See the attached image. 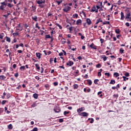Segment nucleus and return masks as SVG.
I'll use <instances>...</instances> for the list:
<instances>
[{
  "label": "nucleus",
  "instance_id": "1",
  "mask_svg": "<svg viewBox=\"0 0 131 131\" xmlns=\"http://www.w3.org/2000/svg\"><path fill=\"white\" fill-rule=\"evenodd\" d=\"M6 2H7V1H5L3 2H1L0 3V5H1L0 6V10L1 11H4L5 10V8H6L7 6V3H6Z\"/></svg>",
  "mask_w": 131,
  "mask_h": 131
},
{
  "label": "nucleus",
  "instance_id": "2",
  "mask_svg": "<svg viewBox=\"0 0 131 131\" xmlns=\"http://www.w3.org/2000/svg\"><path fill=\"white\" fill-rule=\"evenodd\" d=\"M91 13H98V9L96 7V6H94L92 7L91 10H90Z\"/></svg>",
  "mask_w": 131,
  "mask_h": 131
},
{
  "label": "nucleus",
  "instance_id": "3",
  "mask_svg": "<svg viewBox=\"0 0 131 131\" xmlns=\"http://www.w3.org/2000/svg\"><path fill=\"white\" fill-rule=\"evenodd\" d=\"M70 10H71V7L69 6H66L63 9V12H66V13H68V12H69V11H70Z\"/></svg>",
  "mask_w": 131,
  "mask_h": 131
},
{
  "label": "nucleus",
  "instance_id": "4",
  "mask_svg": "<svg viewBox=\"0 0 131 131\" xmlns=\"http://www.w3.org/2000/svg\"><path fill=\"white\" fill-rule=\"evenodd\" d=\"M80 115L83 117H86V116H89V114L86 112H82L80 114Z\"/></svg>",
  "mask_w": 131,
  "mask_h": 131
},
{
  "label": "nucleus",
  "instance_id": "5",
  "mask_svg": "<svg viewBox=\"0 0 131 131\" xmlns=\"http://www.w3.org/2000/svg\"><path fill=\"white\" fill-rule=\"evenodd\" d=\"M74 64V63L73 62V61H69V62H67L66 64H67V66L71 67Z\"/></svg>",
  "mask_w": 131,
  "mask_h": 131
},
{
  "label": "nucleus",
  "instance_id": "6",
  "mask_svg": "<svg viewBox=\"0 0 131 131\" xmlns=\"http://www.w3.org/2000/svg\"><path fill=\"white\" fill-rule=\"evenodd\" d=\"M84 107H81L80 108L77 109V111L78 113H80V112H82V111H84Z\"/></svg>",
  "mask_w": 131,
  "mask_h": 131
},
{
  "label": "nucleus",
  "instance_id": "7",
  "mask_svg": "<svg viewBox=\"0 0 131 131\" xmlns=\"http://www.w3.org/2000/svg\"><path fill=\"white\" fill-rule=\"evenodd\" d=\"M54 111L55 113H59L60 111H61V110L59 107L54 108Z\"/></svg>",
  "mask_w": 131,
  "mask_h": 131
},
{
  "label": "nucleus",
  "instance_id": "8",
  "mask_svg": "<svg viewBox=\"0 0 131 131\" xmlns=\"http://www.w3.org/2000/svg\"><path fill=\"white\" fill-rule=\"evenodd\" d=\"M90 48H91V49H94V50H97V46H95L94 45V43H92L90 46Z\"/></svg>",
  "mask_w": 131,
  "mask_h": 131
},
{
  "label": "nucleus",
  "instance_id": "9",
  "mask_svg": "<svg viewBox=\"0 0 131 131\" xmlns=\"http://www.w3.org/2000/svg\"><path fill=\"white\" fill-rule=\"evenodd\" d=\"M124 13H123L122 12H121L120 20H124Z\"/></svg>",
  "mask_w": 131,
  "mask_h": 131
},
{
  "label": "nucleus",
  "instance_id": "10",
  "mask_svg": "<svg viewBox=\"0 0 131 131\" xmlns=\"http://www.w3.org/2000/svg\"><path fill=\"white\" fill-rule=\"evenodd\" d=\"M32 19L33 21H35V22H37V16L35 15L34 16L32 17Z\"/></svg>",
  "mask_w": 131,
  "mask_h": 131
},
{
  "label": "nucleus",
  "instance_id": "11",
  "mask_svg": "<svg viewBox=\"0 0 131 131\" xmlns=\"http://www.w3.org/2000/svg\"><path fill=\"white\" fill-rule=\"evenodd\" d=\"M36 56L38 59H40V58H41V54H40V53H36Z\"/></svg>",
  "mask_w": 131,
  "mask_h": 131
},
{
  "label": "nucleus",
  "instance_id": "12",
  "mask_svg": "<svg viewBox=\"0 0 131 131\" xmlns=\"http://www.w3.org/2000/svg\"><path fill=\"white\" fill-rule=\"evenodd\" d=\"M86 23L89 25H91V24H92V20H91V19L90 18H87L86 20Z\"/></svg>",
  "mask_w": 131,
  "mask_h": 131
},
{
  "label": "nucleus",
  "instance_id": "13",
  "mask_svg": "<svg viewBox=\"0 0 131 131\" xmlns=\"http://www.w3.org/2000/svg\"><path fill=\"white\" fill-rule=\"evenodd\" d=\"M101 22H103V20H101V18H98L97 20V21L96 23V25L97 24H99V23H101Z\"/></svg>",
  "mask_w": 131,
  "mask_h": 131
},
{
  "label": "nucleus",
  "instance_id": "14",
  "mask_svg": "<svg viewBox=\"0 0 131 131\" xmlns=\"http://www.w3.org/2000/svg\"><path fill=\"white\" fill-rule=\"evenodd\" d=\"M130 17V12H128L126 14L125 19H128Z\"/></svg>",
  "mask_w": 131,
  "mask_h": 131
},
{
  "label": "nucleus",
  "instance_id": "15",
  "mask_svg": "<svg viewBox=\"0 0 131 131\" xmlns=\"http://www.w3.org/2000/svg\"><path fill=\"white\" fill-rule=\"evenodd\" d=\"M82 21L81 19H78L76 21V25H79V24H81Z\"/></svg>",
  "mask_w": 131,
  "mask_h": 131
},
{
  "label": "nucleus",
  "instance_id": "16",
  "mask_svg": "<svg viewBox=\"0 0 131 131\" xmlns=\"http://www.w3.org/2000/svg\"><path fill=\"white\" fill-rule=\"evenodd\" d=\"M86 81L88 83L89 85H92V83H93L92 80H91L90 79H88L86 80Z\"/></svg>",
  "mask_w": 131,
  "mask_h": 131
},
{
  "label": "nucleus",
  "instance_id": "17",
  "mask_svg": "<svg viewBox=\"0 0 131 131\" xmlns=\"http://www.w3.org/2000/svg\"><path fill=\"white\" fill-rule=\"evenodd\" d=\"M33 97L34 99H37L38 98V94L35 93L33 95Z\"/></svg>",
  "mask_w": 131,
  "mask_h": 131
},
{
  "label": "nucleus",
  "instance_id": "18",
  "mask_svg": "<svg viewBox=\"0 0 131 131\" xmlns=\"http://www.w3.org/2000/svg\"><path fill=\"white\" fill-rule=\"evenodd\" d=\"M32 11H33V12H35V11H36V6H32Z\"/></svg>",
  "mask_w": 131,
  "mask_h": 131
},
{
  "label": "nucleus",
  "instance_id": "19",
  "mask_svg": "<svg viewBox=\"0 0 131 131\" xmlns=\"http://www.w3.org/2000/svg\"><path fill=\"white\" fill-rule=\"evenodd\" d=\"M70 21H71V19H69V18H67V20H66L67 23H68L71 26V25H72V24L71 23H70Z\"/></svg>",
  "mask_w": 131,
  "mask_h": 131
},
{
  "label": "nucleus",
  "instance_id": "20",
  "mask_svg": "<svg viewBox=\"0 0 131 131\" xmlns=\"http://www.w3.org/2000/svg\"><path fill=\"white\" fill-rule=\"evenodd\" d=\"M37 4H38V5H41L42 4H43V1L42 0L37 1Z\"/></svg>",
  "mask_w": 131,
  "mask_h": 131
},
{
  "label": "nucleus",
  "instance_id": "21",
  "mask_svg": "<svg viewBox=\"0 0 131 131\" xmlns=\"http://www.w3.org/2000/svg\"><path fill=\"white\" fill-rule=\"evenodd\" d=\"M63 2L62 0H58L56 1V3L57 4V5L59 6V5H60V4H62V3Z\"/></svg>",
  "mask_w": 131,
  "mask_h": 131
},
{
  "label": "nucleus",
  "instance_id": "22",
  "mask_svg": "<svg viewBox=\"0 0 131 131\" xmlns=\"http://www.w3.org/2000/svg\"><path fill=\"white\" fill-rule=\"evenodd\" d=\"M6 76H5L4 75L0 76V79L1 80H4V79H6Z\"/></svg>",
  "mask_w": 131,
  "mask_h": 131
},
{
  "label": "nucleus",
  "instance_id": "23",
  "mask_svg": "<svg viewBox=\"0 0 131 131\" xmlns=\"http://www.w3.org/2000/svg\"><path fill=\"white\" fill-rule=\"evenodd\" d=\"M35 67H36L37 70H40V67H39L38 64L36 63L35 64Z\"/></svg>",
  "mask_w": 131,
  "mask_h": 131
},
{
  "label": "nucleus",
  "instance_id": "24",
  "mask_svg": "<svg viewBox=\"0 0 131 131\" xmlns=\"http://www.w3.org/2000/svg\"><path fill=\"white\" fill-rule=\"evenodd\" d=\"M8 128L9 129H13V125H12V124H10L8 126Z\"/></svg>",
  "mask_w": 131,
  "mask_h": 131
},
{
  "label": "nucleus",
  "instance_id": "25",
  "mask_svg": "<svg viewBox=\"0 0 131 131\" xmlns=\"http://www.w3.org/2000/svg\"><path fill=\"white\" fill-rule=\"evenodd\" d=\"M110 84H115V80H111Z\"/></svg>",
  "mask_w": 131,
  "mask_h": 131
},
{
  "label": "nucleus",
  "instance_id": "26",
  "mask_svg": "<svg viewBox=\"0 0 131 131\" xmlns=\"http://www.w3.org/2000/svg\"><path fill=\"white\" fill-rule=\"evenodd\" d=\"M73 28V27H70L69 29L68 28V29H69V30L70 31L69 33H72Z\"/></svg>",
  "mask_w": 131,
  "mask_h": 131
},
{
  "label": "nucleus",
  "instance_id": "27",
  "mask_svg": "<svg viewBox=\"0 0 131 131\" xmlns=\"http://www.w3.org/2000/svg\"><path fill=\"white\" fill-rule=\"evenodd\" d=\"M114 76H115V77H118V76H119V74L117 72L114 73Z\"/></svg>",
  "mask_w": 131,
  "mask_h": 131
},
{
  "label": "nucleus",
  "instance_id": "28",
  "mask_svg": "<svg viewBox=\"0 0 131 131\" xmlns=\"http://www.w3.org/2000/svg\"><path fill=\"white\" fill-rule=\"evenodd\" d=\"M98 95L100 97H103V95H102V91L99 92L97 93Z\"/></svg>",
  "mask_w": 131,
  "mask_h": 131
},
{
  "label": "nucleus",
  "instance_id": "29",
  "mask_svg": "<svg viewBox=\"0 0 131 131\" xmlns=\"http://www.w3.org/2000/svg\"><path fill=\"white\" fill-rule=\"evenodd\" d=\"M36 106H37V104H36V102H34V103L31 105V107H36Z\"/></svg>",
  "mask_w": 131,
  "mask_h": 131
},
{
  "label": "nucleus",
  "instance_id": "30",
  "mask_svg": "<svg viewBox=\"0 0 131 131\" xmlns=\"http://www.w3.org/2000/svg\"><path fill=\"white\" fill-rule=\"evenodd\" d=\"M22 69H23V70H25V66H21V67H20V68H19V70H22Z\"/></svg>",
  "mask_w": 131,
  "mask_h": 131
},
{
  "label": "nucleus",
  "instance_id": "31",
  "mask_svg": "<svg viewBox=\"0 0 131 131\" xmlns=\"http://www.w3.org/2000/svg\"><path fill=\"white\" fill-rule=\"evenodd\" d=\"M98 82H99V79H95L94 81L95 84H98Z\"/></svg>",
  "mask_w": 131,
  "mask_h": 131
},
{
  "label": "nucleus",
  "instance_id": "32",
  "mask_svg": "<svg viewBox=\"0 0 131 131\" xmlns=\"http://www.w3.org/2000/svg\"><path fill=\"white\" fill-rule=\"evenodd\" d=\"M73 18H78V14L75 13L73 15Z\"/></svg>",
  "mask_w": 131,
  "mask_h": 131
},
{
  "label": "nucleus",
  "instance_id": "33",
  "mask_svg": "<svg viewBox=\"0 0 131 131\" xmlns=\"http://www.w3.org/2000/svg\"><path fill=\"white\" fill-rule=\"evenodd\" d=\"M6 41H8V42H11V38L9 37H6Z\"/></svg>",
  "mask_w": 131,
  "mask_h": 131
},
{
  "label": "nucleus",
  "instance_id": "34",
  "mask_svg": "<svg viewBox=\"0 0 131 131\" xmlns=\"http://www.w3.org/2000/svg\"><path fill=\"white\" fill-rule=\"evenodd\" d=\"M122 78H123L124 81H126V80H128V78H127L125 76H123Z\"/></svg>",
  "mask_w": 131,
  "mask_h": 131
},
{
  "label": "nucleus",
  "instance_id": "35",
  "mask_svg": "<svg viewBox=\"0 0 131 131\" xmlns=\"http://www.w3.org/2000/svg\"><path fill=\"white\" fill-rule=\"evenodd\" d=\"M13 6V5L12 4H11V3H8L7 4V7H8L9 8H12Z\"/></svg>",
  "mask_w": 131,
  "mask_h": 131
},
{
  "label": "nucleus",
  "instance_id": "36",
  "mask_svg": "<svg viewBox=\"0 0 131 131\" xmlns=\"http://www.w3.org/2000/svg\"><path fill=\"white\" fill-rule=\"evenodd\" d=\"M124 50L122 49V48L120 49V54H123Z\"/></svg>",
  "mask_w": 131,
  "mask_h": 131
},
{
  "label": "nucleus",
  "instance_id": "37",
  "mask_svg": "<svg viewBox=\"0 0 131 131\" xmlns=\"http://www.w3.org/2000/svg\"><path fill=\"white\" fill-rule=\"evenodd\" d=\"M71 21L72 22V24H73V25H75L76 21L75 20H74L73 19H71Z\"/></svg>",
  "mask_w": 131,
  "mask_h": 131
},
{
  "label": "nucleus",
  "instance_id": "38",
  "mask_svg": "<svg viewBox=\"0 0 131 131\" xmlns=\"http://www.w3.org/2000/svg\"><path fill=\"white\" fill-rule=\"evenodd\" d=\"M115 32L117 34H119L120 33V31H119V29H116L115 30Z\"/></svg>",
  "mask_w": 131,
  "mask_h": 131
},
{
  "label": "nucleus",
  "instance_id": "39",
  "mask_svg": "<svg viewBox=\"0 0 131 131\" xmlns=\"http://www.w3.org/2000/svg\"><path fill=\"white\" fill-rule=\"evenodd\" d=\"M56 25L59 27V29H62V26L60 25V24H56Z\"/></svg>",
  "mask_w": 131,
  "mask_h": 131
},
{
  "label": "nucleus",
  "instance_id": "40",
  "mask_svg": "<svg viewBox=\"0 0 131 131\" xmlns=\"http://www.w3.org/2000/svg\"><path fill=\"white\" fill-rule=\"evenodd\" d=\"M102 59L103 61H106L107 60V57L105 55H103Z\"/></svg>",
  "mask_w": 131,
  "mask_h": 131
},
{
  "label": "nucleus",
  "instance_id": "41",
  "mask_svg": "<svg viewBox=\"0 0 131 131\" xmlns=\"http://www.w3.org/2000/svg\"><path fill=\"white\" fill-rule=\"evenodd\" d=\"M103 24L104 25H106V24H108V25H110V21H105V22H104L103 23Z\"/></svg>",
  "mask_w": 131,
  "mask_h": 131
},
{
  "label": "nucleus",
  "instance_id": "42",
  "mask_svg": "<svg viewBox=\"0 0 131 131\" xmlns=\"http://www.w3.org/2000/svg\"><path fill=\"white\" fill-rule=\"evenodd\" d=\"M52 37H51V35H46L45 36V38H51Z\"/></svg>",
  "mask_w": 131,
  "mask_h": 131
},
{
  "label": "nucleus",
  "instance_id": "43",
  "mask_svg": "<svg viewBox=\"0 0 131 131\" xmlns=\"http://www.w3.org/2000/svg\"><path fill=\"white\" fill-rule=\"evenodd\" d=\"M13 36H18V35H19V33H14L13 34Z\"/></svg>",
  "mask_w": 131,
  "mask_h": 131
},
{
  "label": "nucleus",
  "instance_id": "44",
  "mask_svg": "<svg viewBox=\"0 0 131 131\" xmlns=\"http://www.w3.org/2000/svg\"><path fill=\"white\" fill-rule=\"evenodd\" d=\"M64 115H65V116H66V115H67V114H69V112H67V111H64L63 113Z\"/></svg>",
  "mask_w": 131,
  "mask_h": 131
},
{
  "label": "nucleus",
  "instance_id": "45",
  "mask_svg": "<svg viewBox=\"0 0 131 131\" xmlns=\"http://www.w3.org/2000/svg\"><path fill=\"white\" fill-rule=\"evenodd\" d=\"M73 86H74V89H78V85H77V84H75L74 85H73Z\"/></svg>",
  "mask_w": 131,
  "mask_h": 131
},
{
  "label": "nucleus",
  "instance_id": "46",
  "mask_svg": "<svg viewBox=\"0 0 131 131\" xmlns=\"http://www.w3.org/2000/svg\"><path fill=\"white\" fill-rule=\"evenodd\" d=\"M38 130V129L37 128V127H34L32 130H31V131H37Z\"/></svg>",
  "mask_w": 131,
  "mask_h": 131
},
{
  "label": "nucleus",
  "instance_id": "47",
  "mask_svg": "<svg viewBox=\"0 0 131 131\" xmlns=\"http://www.w3.org/2000/svg\"><path fill=\"white\" fill-rule=\"evenodd\" d=\"M99 6L101 7V8H104V6H103V3L102 2H99Z\"/></svg>",
  "mask_w": 131,
  "mask_h": 131
},
{
  "label": "nucleus",
  "instance_id": "48",
  "mask_svg": "<svg viewBox=\"0 0 131 131\" xmlns=\"http://www.w3.org/2000/svg\"><path fill=\"white\" fill-rule=\"evenodd\" d=\"M104 75H106V76L109 77V76H110V73H104Z\"/></svg>",
  "mask_w": 131,
  "mask_h": 131
},
{
  "label": "nucleus",
  "instance_id": "49",
  "mask_svg": "<svg viewBox=\"0 0 131 131\" xmlns=\"http://www.w3.org/2000/svg\"><path fill=\"white\" fill-rule=\"evenodd\" d=\"M63 40L61 41V43L62 45H64L65 43H66V41L65 40V39H63Z\"/></svg>",
  "mask_w": 131,
  "mask_h": 131
},
{
  "label": "nucleus",
  "instance_id": "50",
  "mask_svg": "<svg viewBox=\"0 0 131 131\" xmlns=\"http://www.w3.org/2000/svg\"><path fill=\"white\" fill-rule=\"evenodd\" d=\"M6 103H7V100H3V101L2 102V105H5V104H6Z\"/></svg>",
  "mask_w": 131,
  "mask_h": 131
},
{
  "label": "nucleus",
  "instance_id": "51",
  "mask_svg": "<svg viewBox=\"0 0 131 131\" xmlns=\"http://www.w3.org/2000/svg\"><path fill=\"white\" fill-rule=\"evenodd\" d=\"M101 64H100V63H98V64H97V65H96V68H100V67H101Z\"/></svg>",
  "mask_w": 131,
  "mask_h": 131
},
{
  "label": "nucleus",
  "instance_id": "52",
  "mask_svg": "<svg viewBox=\"0 0 131 131\" xmlns=\"http://www.w3.org/2000/svg\"><path fill=\"white\" fill-rule=\"evenodd\" d=\"M53 84L55 86H57V85H58V82H54Z\"/></svg>",
  "mask_w": 131,
  "mask_h": 131
},
{
  "label": "nucleus",
  "instance_id": "53",
  "mask_svg": "<svg viewBox=\"0 0 131 131\" xmlns=\"http://www.w3.org/2000/svg\"><path fill=\"white\" fill-rule=\"evenodd\" d=\"M72 47H74V46H69V50H72Z\"/></svg>",
  "mask_w": 131,
  "mask_h": 131
},
{
  "label": "nucleus",
  "instance_id": "54",
  "mask_svg": "<svg viewBox=\"0 0 131 131\" xmlns=\"http://www.w3.org/2000/svg\"><path fill=\"white\" fill-rule=\"evenodd\" d=\"M114 98H118V94H114L113 95Z\"/></svg>",
  "mask_w": 131,
  "mask_h": 131
},
{
  "label": "nucleus",
  "instance_id": "55",
  "mask_svg": "<svg viewBox=\"0 0 131 131\" xmlns=\"http://www.w3.org/2000/svg\"><path fill=\"white\" fill-rule=\"evenodd\" d=\"M125 76H126L127 77H128V76H129V73H126L124 74Z\"/></svg>",
  "mask_w": 131,
  "mask_h": 131
},
{
  "label": "nucleus",
  "instance_id": "56",
  "mask_svg": "<svg viewBox=\"0 0 131 131\" xmlns=\"http://www.w3.org/2000/svg\"><path fill=\"white\" fill-rule=\"evenodd\" d=\"M127 21L131 22V17H129L128 18L126 19Z\"/></svg>",
  "mask_w": 131,
  "mask_h": 131
},
{
  "label": "nucleus",
  "instance_id": "57",
  "mask_svg": "<svg viewBox=\"0 0 131 131\" xmlns=\"http://www.w3.org/2000/svg\"><path fill=\"white\" fill-rule=\"evenodd\" d=\"M89 77V75L88 74H85V76H84V78L86 79Z\"/></svg>",
  "mask_w": 131,
  "mask_h": 131
},
{
  "label": "nucleus",
  "instance_id": "58",
  "mask_svg": "<svg viewBox=\"0 0 131 131\" xmlns=\"http://www.w3.org/2000/svg\"><path fill=\"white\" fill-rule=\"evenodd\" d=\"M96 9H97V11H98V9L101 8V7H100L99 5H96Z\"/></svg>",
  "mask_w": 131,
  "mask_h": 131
},
{
  "label": "nucleus",
  "instance_id": "59",
  "mask_svg": "<svg viewBox=\"0 0 131 131\" xmlns=\"http://www.w3.org/2000/svg\"><path fill=\"white\" fill-rule=\"evenodd\" d=\"M14 76L15 77H18V76H19V74H18V73H16L14 74Z\"/></svg>",
  "mask_w": 131,
  "mask_h": 131
},
{
  "label": "nucleus",
  "instance_id": "60",
  "mask_svg": "<svg viewBox=\"0 0 131 131\" xmlns=\"http://www.w3.org/2000/svg\"><path fill=\"white\" fill-rule=\"evenodd\" d=\"M90 123H94V119H91Z\"/></svg>",
  "mask_w": 131,
  "mask_h": 131
},
{
  "label": "nucleus",
  "instance_id": "61",
  "mask_svg": "<svg viewBox=\"0 0 131 131\" xmlns=\"http://www.w3.org/2000/svg\"><path fill=\"white\" fill-rule=\"evenodd\" d=\"M64 121V120L63 119H59V122H63Z\"/></svg>",
  "mask_w": 131,
  "mask_h": 131
},
{
  "label": "nucleus",
  "instance_id": "62",
  "mask_svg": "<svg viewBox=\"0 0 131 131\" xmlns=\"http://www.w3.org/2000/svg\"><path fill=\"white\" fill-rule=\"evenodd\" d=\"M78 60H82V57L81 56H79L77 57Z\"/></svg>",
  "mask_w": 131,
  "mask_h": 131
},
{
  "label": "nucleus",
  "instance_id": "63",
  "mask_svg": "<svg viewBox=\"0 0 131 131\" xmlns=\"http://www.w3.org/2000/svg\"><path fill=\"white\" fill-rule=\"evenodd\" d=\"M125 25H126V26H127V27H129V23H125Z\"/></svg>",
  "mask_w": 131,
  "mask_h": 131
},
{
  "label": "nucleus",
  "instance_id": "64",
  "mask_svg": "<svg viewBox=\"0 0 131 131\" xmlns=\"http://www.w3.org/2000/svg\"><path fill=\"white\" fill-rule=\"evenodd\" d=\"M53 61H54V60L52 58H51L50 59V63H51L52 62H53Z\"/></svg>",
  "mask_w": 131,
  "mask_h": 131
}]
</instances>
